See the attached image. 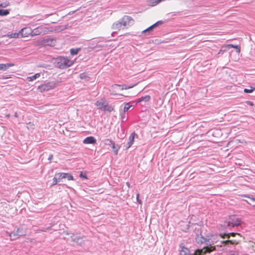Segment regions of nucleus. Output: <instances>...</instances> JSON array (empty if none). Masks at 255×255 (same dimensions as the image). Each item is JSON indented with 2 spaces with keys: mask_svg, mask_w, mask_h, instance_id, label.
<instances>
[{
  "mask_svg": "<svg viewBox=\"0 0 255 255\" xmlns=\"http://www.w3.org/2000/svg\"><path fill=\"white\" fill-rule=\"evenodd\" d=\"M56 87V84L54 82H48L39 86L37 88L38 90L40 92H45L49 90L53 89Z\"/></svg>",
  "mask_w": 255,
  "mask_h": 255,
  "instance_id": "nucleus-4",
  "label": "nucleus"
},
{
  "mask_svg": "<svg viewBox=\"0 0 255 255\" xmlns=\"http://www.w3.org/2000/svg\"><path fill=\"white\" fill-rule=\"evenodd\" d=\"M241 224V221L238 218L234 216L231 218L228 225L232 227H234L240 226Z\"/></svg>",
  "mask_w": 255,
  "mask_h": 255,
  "instance_id": "nucleus-6",
  "label": "nucleus"
},
{
  "mask_svg": "<svg viewBox=\"0 0 255 255\" xmlns=\"http://www.w3.org/2000/svg\"><path fill=\"white\" fill-rule=\"evenodd\" d=\"M79 77L81 79H86L88 77L87 74L85 73H81Z\"/></svg>",
  "mask_w": 255,
  "mask_h": 255,
  "instance_id": "nucleus-27",
  "label": "nucleus"
},
{
  "mask_svg": "<svg viewBox=\"0 0 255 255\" xmlns=\"http://www.w3.org/2000/svg\"><path fill=\"white\" fill-rule=\"evenodd\" d=\"M40 231H42V232H44L45 231L44 230H40Z\"/></svg>",
  "mask_w": 255,
  "mask_h": 255,
  "instance_id": "nucleus-46",
  "label": "nucleus"
},
{
  "mask_svg": "<svg viewBox=\"0 0 255 255\" xmlns=\"http://www.w3.org/2000/svg\"><path fill=\"white\" fill-rule=\"evenodd\" d=\"M56 39L48 36L41 37L34 41V45L36 46H54L56 44Z\"/></svg>",
  "mask_w": 255,
  "mask_h": 255,
  "instance_id": "nucleus-2",
  "label": "nucleus"
},
{
  "mask_svg": "<svg viewBox=\"0 0 255 255\" xmlns=\"http://www.w3.org/2000/svg\"><path fill=\"white\" fill-rule=\"evenodd\" d=\"M41 33V31L38 29V28L32 29L31 37L40 35Z\"/></svg>",
  "mask_w": 255,
  "mask_h": 255,
  "instance_id": "nucleus-16",
  "label": "nucleus"
},
{
  "mask_svg": "<svg viewBox=\"0 0 255 255\" xmlns=\"http://www.w3.org/2000/svg\"><path fill=\"white\" fill-rule=\"evenodd\" d=\"M251 248L252 250L255 252V243H252V245H251Z\"/></svg>",
  "mask_w": 255,
  "mask_h": 255,
  "instance_id": "nucleus-35",
  "label": "nucleus"
},
{
  "mask_svg": "<svg viewBox=\"0 0 255 255\" xmlns=\"http://www.w3.org/2000/svg\"><path fill=\"white\" fill-rule=\"evenodd\" d=\"M55 176L58 177L59 180L67 178L68 180H74L73 175L68 173H58L55 174Z\"/></svg>",
  "mask_w": 255,
  "mask_h": 255,
  "instance_id": "nucleus-7",
  "label": "nucleus"
},
{
  "mask_svg": "<svg viewBox=\"0 0 255 255\" xmlns=\"http://www.w3.org/2000/svg\"><path fill=\"white\" fill-rule=\"evenodd\" d=\"M13 63L0 64V70L4 71L10 67L14 66Z\"/></svg>",
  "mask_w": 255,
  "mask_h": 255,
  "instance_id": "nucleus-12",
  "label": "nucleus"
},
{
  "mask_svg": "<svg viewBox=\"0 0 255 255\" xmlns=\"http://www.w3.org/2000/svg\"><path fill=\"white\" fill-rule=\"evenodd\" d=\"M103 109H104V111H108L109 112H111L114 111V108L111 106H109L108 105V107H107L106 108H104Z\"/></svg>",
  "mask_w": 255,
  "mask_h": 255,
  "instance_id": "nucleus-23",
  "label": "nucleus"
},
{
  "mask_svg": "<svg viewBox=\"0 0 255 255\" xmlns=\"http://www.w3.org/2000/svg\"><path fill=\"white\" fill-rule=\"evenodd\" d=\"M79 50V48H77V49H73L72 48V49H70L71 54L72 55H76L78 53Z\"/></svg>",
  "mask_w": 255,
  "mask_h": 255,
  "instance_id": "nucleus-22",
  "label": "nucleus"
},
{
  "mask_svg": "<svg viewBox=\"0 0 255 255\" xmlns=\"http://www.w3.org/2000/svg\"><path fill=\"white\" fill-rule=\"evenodd\" d=\"M73 64V61L67 57H60L57 59V66L61 69H65L69 67Z\"/></svg>",
  "mask_w": 255,
  "mask_h": 255,
  "instance_id": "nucleus-3",
  "label": "nucleus"
},
{
  "mask_svg": "<svg viewBox=\"0 0 255 255\" xmlns=\"http://www.w3.org/2000/svg\"><path fill=\"white\" fill-rule=\"evenodd\" d=\"M223 47H228V48H234L237 49V52L238 53L240 52V47L238 45H234L233 44H228L226 45L225 46H223Z\"/></svg>",
  "mask_w": 255,
  "mask_h": 255,
  "instance_id": "nucleus-19",
  "label": "nucleus"
},
{
  "mask_svg": "<svg viewBox=\"0 0 255 255\" xmlns=\"http://www.w3.org/2000/svg\"><path fill=\"white\" fill-rule=\"evenodd\" d=\"M163 23V21L162 20H159L157 21L154 24H155V27L158 25H161Z\"/></svg>",
  "mask_w": 255,
  "mask_h": 255,
  "instance_id": "nucleus-34",
  "label": "nucleus"
},
{
  "mask_svg": "<svg viewBox=\"0 0 255 255\" xmlns=\"http://www.w3.org/2000/svg\"><path fill=\"white\" fill-rule=\"evenodd\" d=\"M136 200H137V201L138 202V203L141 205L142 204V201L141 200L139 199V193H137L136 194Z\"/></svg>",
  "mask_w": 255,
  "mask_h": 255,
  "instance_id": "nucleus-29",
  "label": "nucleus"
},
{
  "mask_svg": "<svg viewBox=\"0 0 255 255\" xmlns=\"http://www.w3.org/2000/svg\"><path fill=\"white\" fill-rule=\"evenodd\" d=\"M14 116H15V117H17V113H15Z\"/></svg>",
  "mask_w": 255,
  "mask_h": 255,
  "instance_id": "nucleus-44",
  "label": "nucleus"
},
{
  "mask_svg": "<svg viewBox=\"0 0 255 255\" xmlns=\"http://www.w3.org/2000/svg\"><path fill=\"white\" fill-rule=\"evenodd\" d=\"M95 105L99 109H103L104 108L108 107V104L106 103L105 99H102L100 100L97 101L95 103Z\"/></svg>",
  "mask_w": 255,
  "mask_h": 255,
  "instance_id": "nucleus-8",
  "label": "nucleus"
},
{
  "mask_svg": "<svg viewBox=\"0 0 255 255\" xmlns=\"http://www.w3.org/2000/svg\"><path fill=\"white\" fill-rule=\"evenodd\" d=\"M131 106L129 105L128 103H126L125 104V106H124V112H126L127 111H128L129 109L130 108Z\"/></svg>",
  "mask_w": 255,
  "mask_h": 255,
  "instance_id": "nucleus-26",
  "label": "nucleus"
},
{
  "mask_svg": "<svg viewBox=\"0 0 255 255\" xmlns=\"http://www.w3.org/2000/svg\"><path fill=\"white\" fill-rule=\"evenodd\" d=\"M246 103H247L248 105H250V106H254V103H253V102H251V101H247V102H246Z\"/></svg>",
  "mask_w": 255,
  "mask_h": 255,
  "instance_id": "nucleus-37",
  "label": "nucleus"
},
{
  "mask_svg": "<svg viewBox=\"0 0 255 255\" xmlns=\"http://www.w3.org/2000/svg\"><path fill=\"white\" fill-rule=\"evenodd\" d=\"M236 142H237L238 143V142H241V143H246V144L247 143V141H246L245 140H241V139H237L236 140Z\"/></svg>",
  "mask_w": 255,
  "mask_h": 255,
  "instance_id": "nucleus-36",
  "label": "nucleus"
},
{
  "mask_svg": "<svg viewBox=\"0 0 255 255\" xmlns=\"http://www.w3.org/2000/svg\"><path fill=\"white\" fill-rule=\"evenodd\" d=\"M251 201L252 202V203H250V204H253L254 205H255V199L254 198H251Z\"/></svg>",
  "mask_w": 255,
  "mask_h": 255,
  "instance_id": "nucleus-38",
  "label": "nucleus"
},
{
  "mask_svg": "<svg viewBox=\"0 0 255 255\" xmlns=\"http://www.w3.org/2000/svg\"><path fill=\"white\" fill-rule=\"evenodd\" d=\"M6 117H7V118H9L10 117V115L9 114L6 115Z\"/></svg>",
  "mask_w": 255,
  "mask_h": 255,
  "instance_id": "nucleus-43",
  "label": "nucleus"
},
{
  "mask_svg": "<svg viewBox=\"0 0 255 255\" xmlns=\"http://www.w3.org/2000/svg\"><path fill=\"white\" fill-rule=\"evenodd\" d=\"M105 141L111 143L115 155H117L118 154V151L120 149V146L118 145H116L114 141H113V140H112L110 139H106Z\"/></svg>",
  "mask_w": 255,
  "mask_h": 255,
  "instance_id": "nucleus-10",
  "label": "nucleus"
},
{
  "mask_svg": "<svg viewBox=\"0 0 255 255\" xmlns=\"http://www.w3.org/2000/svg\"><path fill=\"white\" fill-rule=\"evenodd\" d=\"M126 184L128 186V187L129 188L130 187V184L129 182H127L126 183Z\"/></svg>",
  "mask_w": 255,
  "mask_h": 255,
  "instance_id": "nucleus-41",
  "label": "nucleus"
},
{
  "mask_svg": "<svg viewBox=\"0 0 255 255\" xmlns=\"http://www.w3.org/2000/svg\"><path fill=\"white\" fill-rule=\"evenodd\" d=\"M220 236L223 239H224L226 238H227L228 239L229 238V236L228 235V234H224V235H221Z\"/></svg>",
  "mask_w": 255,
  "mask_h": 255,
  "instance_id": "nucleus-32",
  "label": "nucleus"
},
{
  "mask_svg": "<svg viewBox=\"0 0 255 255\" xmlns=\"http://www.w3.org/2000/svg\"><path fill=\"white\" fill-rule=\"evenodd\" d=\"M135 136V133L134 132H132L129 137V142L128 143V146L127 148H129L132 143H133L134 137Z\"/></svg>",
  "mask_w": 255,
  "mask_h": 255,
  "instance_id": "nucleus-14",
  "label": "nucleus"
},
{
  "mask_svg": "<svg viewBox=\"0 0 255 255\" xmlns=\"http://www.w3.org/2000/svg\"><path fill=\"white\" fill-rule=\"evenodd\" d=\"M52 158H53V155H51L49 157L48 159H49V160H51Z\"/></svg>",
  "mask_w": 255,
  "mask_h": 255,
  "instance_id": "nucleus-42",
  "label": "nucleus"
},
{
  "mask_svg": "<svg viewBox=\"0 0 255 255\" xmlns=\"http://www.w3.org/2000/svg\"><path fill=\"white\" fill-rule=\"evenodd\" d=\"M80 177L82 178H84L85 179H88V177L85 173H83V172H81L80 174Z\"/></svg>",
  "mask_w": 255,
  "mask_h": 255,
  "instance_id": "nucleus-28",
  "label": "nucleus"
},
{
  "mask_svg": "<svg viewBox=\"0 0 255 255\" xmlns=\"http://www.w3.org/2000/svg\"><path fill=\"white\" fill-rule=\"evenodd\" d=\"M150 96L146 95L144 97H141L140 98H139L138 100V101H137V103H139V102H141L142 101L147 102V101H148L150 100Z\"/></svg>",
  "mask_w": 255,
  "mask_h": 255,
  "instance_id": "nucleus-18",
  "label": "nucleus"
},
{
  "mask_svg": "<svg viewBox=\"0 0 255 255\" xmlns=\"http://www.w3.org/2000/svg\"><path fill=\"white\" fill-rule=\"evenodd\" d=\"M9 13L8 9H0V16L7 15Z\"/></svg>",
  "mask_w": 255,
  "mask_h": 255,
  "instance_id": "nucleus-20",
  "label": "nucleus"
},
{
  "mask_svg": "<svg viewBox=\"0 0 255 255\" xmlns=\"http://www.w3.org/2000/svg\"><path fill=\"white\" fill-rule=\"evenodd\" d=\"M19 229H17L16 232L9 233L6 232V234L10 238L11 240H14L18 239L20 235L18 234Z\"/></svg>",
  "mask_w": 255,
  "mask_h": 255,
  "instance_id": "nucleus-11",
  "label": "nucleus"
},
{
  "mask_svg": "<svg viewBox=\"0 0 255 255\" xmlns=\"http://www.w3.org/2000/svg\"><path fill=\"white\" fill-rule=\"evenodd\" d=\"M155 27V24H153L151 26H150L149 27H148L147 28H146V29L143 30L142 31V33H144V32H147V31H150Z\"/></svg>",
  "mask_w": 255,
  "mask_h": 255,
  "instance_id": "nucleus-24",
  "label": "nucleus"
},
{
  "mask_svg": "<svg viewBox=\"0 0 255 255\" xmlns=\"http://www.w3.org/2000/svg\"><path fill=\"white\" fill-rule=\"evenodd\" d=\"M73 241L75 242H77V241L76 240V239H74Z\"/></svg>",
  "mask_w": 255,
  "mask_h": 255,
  "instance_id": "nucleus-45",
  "label": "nucleus"
},
{
  "mask_svg": "<svg viewBox=\"0 0 255 255\" xmlns=\"http://www.w3.org/2000/svg\"><path fill=\"white\" fill-rule=\"evenodd\" d=\"M136 85V84H133V85H131V87L124 86H123V87L122 88L121 90H128V89H130V88H132L134 87Z\"/></svg>",
  "mask_w": 255,
  "mask_h": 255,
  "instance_id": "nucleus-25",
  "label": "nucleus"
},
{
  "mask_svg": "<svg viewBox=\"0 0 255 255\" xmlns=\"http://www.w3.org/2000/svg\"><path fill=\"white\" fill-rule=\"evenodd\" d=\"M9 2L8 1H5L3 2L0 3V7H6L9 5Z\"/></svg>",
  "mask_w": 255,
  "mask_h": 255,
  "instance_id": "nucleus-21",
  "label": "nucleus"
},
{
  "mask_svg": "<svg viewBox=\"0 0 255 255\" xmlns=\"http://www.w3.org/2000/svg\"><path fill=\"white\" fill-rule=\"evenodd\" d=\"M236 235H238L239 236H240V234H238V233H230V234H228V235L229 236V237L231 236H233V237H235Z\"/></svg>",
  "mask_w": 255,
  "mask_h": 255,
  "instance_id": "nucleus-33",
  "label": "nucleus"
},
{
  "mask_svg": "<svg viewBox=\"0 0 255 255\" xmlns=\"http://www.w3.org/2000/svg\"><path fill=\"white\" fill-rule=\"evenodd\" d=\"M121 87V85H116L114 87V88H117V87Z\"/></svg>",
  "mask_w": 255,
  "mask_h": 255,
  "instance_id": "nucleus-40",
  "label": "nucleus"
},
{
  "mask_svg": "<svg viewBox=\"0 0 255 255\" xmlns=\"http://www.w3.org/2000/svg\"><path fill=\"white\" fill-rule=\"evenodd\" d=\"M133 23V19L129 16L125 15L120 20L113 24L112 28L115 32L130 26Z\"/></svg>",
  "mask_w": 255,
  "mask_h": 255,
  "instance_id": "nucleus-1",
  "label": "nucleus"
},
{
  "mask_svg": "<svg viewBox=\"0 0 255 255\" xmlns=\"http://www.w3.org/2000/svg\"><path fill=\"white\" fill-rule=\"evenodd\" d=\"M254 89H245L244 91V92L245 93H251L252 92H253V91H254Z\"/></svg>",
  "mask_w": 255,
  "mask_h": 255,
  "instance_id": "nucleus-30",
  "label": "nucleus"
},
{
  "mask_svg": "<svg viewBox=\"0 0 255 255\" xmlns=\"http://www.w3.org/2000/svg\"><path fill=\"white\" fill-rule=\"evenodd\" d=\"M4 36H5L8 38L17 39V38H20L19 31L18 32H14V33H12L11 34H7V35H5Z\"/></svg>",
  "mask_w": 255,
  "mask_h": 255,
  "instance_id": "nucleus-13",
  "label": "nucleus"
},
{
  "mask_svg": "<svg viewBox=\"0 0 255 255\" xmlns=\"http://www.w3.org/2000/svg\"><path fill=\"white\" fill-rule=\"evenodd\" d=\"M105 143L106 144H107V145H112V144H111V143H110V142H106L105 141Z\"/></svg>",
  "mask_w": 255,
  "mask_h": 255,
  "instance_id": "nucleus-39",
  "label": "nucleus"
},
{
  "mask_svg": "<svg viewBox=\"0 0 255 255\" xmlns=\"http://www.w3.org/2000/svg\"><path fill=\"white\" fill-rule=\"evenodd\" d=\"M222 243L224 245H227L228 243H230L231 244H232V245H237L239 244V241H238L237 240H228L223 241L222 242Z\"/></svg>",
  "mask_w": 255,
  "mask_h": 255,
  "instance_id": "nucleus-17",
  "label": "nucleus"
},
{
  "mask_svg": "<svg viewBox=\"0 0 255 255\" xmlns=\"http://www.w3.org/2000/svg\"><path fill=\"white\" fill-rule=\"evenodd\" d=\"M20 38L31 37L32 29L29 27H25L19 31Z\"/></svg>",
  "mask_w": 255,
  "mask_h": 255,
  "instance_id": "nucleus-5",
  "label": "nucleus"
},
{
  "mask_svg": "<svg viewBox=\"0 0 255 255\" xmlns=\"http://www.w3.org/2000/svg\"><path fill=\"white\" fill-rule=\"evenodd\" d=\"M96 139L92 136H88L85 138L83 141V142L84 144H95L96 143Z\"/></svg>",
  "mask_w": 255,
  "mask_h": 255,
  "instance_id": "nucleus-9",
  "label": "nucleus"
},
{
  "mask_svg": "<svg viewBox=\"0 0 255 255\" xmlns=\"http://www.w3.org/2000/svg\"><path fill=\"white\" fill-rule=\"evenodd\" d=\"M57 179H58V178L56 177L53 178V183L52 184V186H53V185H55L57 184V183L58 182Z\"/></svg>",
  "mask_w": 255,
  "mask_h": 255,
  "instance_id": "nucleus-31",
  "label": "nucleus"
},
{
  "mask_svg": "<svg viewBox=\"0 0 255 255\" xmlns=\"http://www.w3.org/2000/svg\"><path fill=\"white\" fill-rule=\"evenodd\" d=\"M40 77V73H36L34 75L32 76H29L27 78V79L28 81L31 82L32 81Z\"/></svg>",
  "mask_w": 255,
  "mask_h": 255,
  "instance_id": "nucleus-15",
  "label": "nucleus"
}]
</instances>
